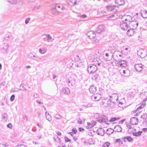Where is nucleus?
Returning a JSON list of instances; mask_svg holds the SVG:
<instances>
[{
    "label": "nucleus",
    "mask_w": 147,
    "mask_h": 147,
    "mask_svg": "<svg viewBox=\"0 0 147 147\" xmlns=\"http://www.w3.org/2000/svg\"><path fill=\"white\" fill-rule=\"evenodd\" d=\"M76 76L74 75H72L67 80L69 86H74L76 84Z\"/></svg>",
    "instance_id": "obj_1"
},
{
    "label": "nucleus",
    "mask_w": 147,
    "mask_h": 147,
    "mask_svg": "<svg viewBox=\"0 0 147 147\" xmlns=\"http://www.w3.org/2000/svg\"><path fill=\"white\" fill-rule=\"evenodd\" d=\"M97 69V67L95 64L90 65L88 66L87 71L88 73L92 74L95 72Z\"/></svg>",
    "instance_id": "obj_2"
},
{
    "label": "nucleus",
    "mask_w": 147,
    "mask_h": 147,
    "mask_svg": "<svg viewBox=\"0 0 147 147\" xmlns=\"http://www.w3.org/2000/svg\"><path fill=\"white\" fill-rule=\"evenodd\" d=\"M119 26L121 29L124 31L127 30L129 28V23L123 21L120 23Z\"/></svg>",
    "instance_id": "obj_3"
},
{
    "label": "nucleus",
    "mask_w": 147,
    "mask_h": 147,
    "mask_svg": "<svg viewBox=\"0 0 147 147\" xmlns=\"http://www.w3.org/2000/svg\"><path fill=\"white\" fill-rule=\"evenodd\" d=\"M107 10L108 11H113L115 12L117 11L118 6L116 5L109 4L106 7Z\"/></svg>",
    "instance_id": "obj_4"
},
{
    "label": "nucleus",
    "mask_w": 147,
    "mask_h": 147,
    "mask_svg": "<svg viewBox=\"0 0 147 147\" xmlns=\"http://www.w3.org/2000/svg\"><path fill=\"white\" fill-rule=\"evenodd\" d=\"M138 24V22L136 21H132L129 23V28L133 29H136Z\"/></svg>",
    "instance_id": "obj_5"
},
{
    "label": "nucleus",
    "mask_w": 147,
    "mask_h": 147,
    "mask_svg": "<svg viewBox=\"0 0 147 147\" xmlns=\"http://www.w3.org/2000/svg\"><path fill=\"white\" fill-rule=\"evenodd\" d=\"M138 55L140 56L142 58H143L145 57L147 55V53L144 50L140 49L138 51Z\"/></svg>",
    "instance_id": "obj_6"
},
{
    "label": "nucleus",
    "mask_w": 147,
    "mask_h": 147,
    "mask_svg": "<svg viewBox=\"0 0 147 147\" xmlns=\"http://www.w3.org/2000/svg\"><path fill=\"white\" fill-rule=\"evenodd\" d=\"M97 121L100 123L107 122L108 121V120L104 115H101L100 116H98Z\"/></svg>",
    "instance_id": "obj_7"
},
{
    "label": "nucleus",
    "mask_w": 147,
    "mask_h": 147,
    "mask_svg": "<svg viewBox=\"0 0 147 147\" xmlns=\"http://www.w3.org/2000/svg\"><path fill=\"white\" fill-rule=\"evenodd\" d=\"M101 98V95L99 94H96L91 96V99L94 101H98Z\"/></svg>",
    "instance_id": "obj_8"
},
{
    "label": "nucleus",
    "mask_w": 147,
    "mask_h": 147,
    "mask_svg": "<svg viewBox=\"0 0 147 147\" xmlns=\"http://www.w3.org/2000/svg\"><path fill=\"white\" fill-rule=\"evenodd\" d=\"M90 61L94 62V63H93V64H95V65L97 64L98 65H100L101 64V60L98 58H93V59H91Z\"/></svg>",
    "instance_id": "obj_9"
},
{
    "label": "nucleus",
    "mask_w": 147,
    "mask_h": 147,
    "mask_svg": "<svg viewBox=\"0 0 147 147\" xmlns=\"http://www.w3.org/2000/svg\"><path fill=\"white\" fill-rule=\"evenodd\" d=\"M65 63L67 67L69 68L71 67L73 64V61L72 60L70 59H67L65 60Z\"/></svg>",
    "instance_id": "obj_10"
},
{
    "label": "nucleus",
    "mask_w": 147,
    "mask_h": 147,
    "mask_svg": "<svg viewBox=\"0 0 147 147\" xmlns=\"http://www.w3.org/2000/svg\"><path fill=\"white\" fill-rule=\"evenodd\" d=\"M144 66L142 64H136L135 65V68L137 71L140 72L143 69Z\"/></svg>",
    "instance_id": "obj_11"
},
{
    "label": "nucleus",
    "mask_w": 147,
    "mask_h": 147,
    "mask_svg": "<svg viewBox=\"0 0 147 147\" xmlns=\"http://www.w3.org/2000/svg\"><path fill=\"white\" fill-rule=\"evenodd\" d=\"M87 35L90 39H94L96 36L95 32L93 31H90L87 33Z\"/></svg>",
    "instance_id": "obj_12"
},
{
    "label": "nucleus",
    "mask_w": 147,
    "mask_h": 147,
    "mask_svg": "<svg viewBox=\"0 0 147 147\" xmlns=\"http://www.w3.org/2000/svg\"><path fill=\"white\" fill-rule=\"evenodd\" d=\"M105 27L103 25H100L97 28L96 32L97 33H100L105 31Z\"/></svg>",
    "instance_id": "obj_13"
},
{
    "label": "nucleus",
    "mask_w": 147,
    "mask_h": 147,
    "mask_svg": "<svg viewBox=\"0 0 147 147\" xmlns=\"http://www.w3.org/2000/svg\"><path fill=\"white\" fill-rule=\"evenodd\" d=\"M138 122V119L136 117H133L130 119V124L133 125H136Z\"/></svg>",
    "instance_id": "obj_14"
},
{
    "label": "nucleus",
    "mask_w": 147,
    "mask_h": 147,
    "mask_svg": "<svg viewBox=\"0 0 147 147\" xmlns=\"http://www.w3.org/2000/svg\"><path fill=\"white\" fill-rule=\"evenodd\" d=\"M117 64L120 67H125L127 66L126 62L124 60H121L118 62Z\"/></svg>",
    "instance_id": "obj_15"
},
{
    "label": "nucleus",
    "mask_w": 147,
    "mask_h": 147,
    "mask_svg": "<svg viewBox=\"0 0 147 147\" xmlns=\"http://www.w3.org/2000/svg\"><path fill=\"white\" fill-rule=\"evenodd\" d=\"M89 90L90 93L92 94L96 92V87L94 85H91L89 88Z\"/></svg>",
    "instance_id": "obj_16"
},
{
    "label": "nucleus",
    "mask_w": 147,
    "mask_h": 147,
    "mask_svg": "<svg viewBox=\"0 0 147 147\" xmlns=\"http://www.w3.org/2000/svg\"><path fill=\"white\" fill-rule=\"evenodd\" d=\"M96 132L98 135L101 136H104L105 134V130L102 128H99L98 129Z\"/></svg>",
    "instance_id": "obj_17"
},
{
    "label": "nucleus",
    "mask_w": 147,
    "mask_h": 147,
    "mask_svg": "<svg viewBox=\"0 0 147 147\" xmlns=\"http://www.w3.org/2000/svg\"><path fill=\"white\" fill-rule=\"evenodd\" d=\"M110 98L113 101H116L118 100L117 94L116 93L112 94V95L110 96Z\"/></svg>",
    "instance_id": "obj_18"
},
{
    "label": "nucleus",
    "mask_w": 147,
    "mask_h": 147,
    "mask_svg": "<svg viewBox=\"0 0 147 147\" xmlns=\"http://www.w3.org/2000/svg\"><path fill=\"white\" fill-rule=\"evenodd\" d=\"M92 74V80L96 81L98 78L99 74L98 73L95 72L94 73Z\"/></svg>",
    "instance_id": "obj_19"
},
{
    "label": "nucleus",
    "mask_w": 147,
    "mask_h": 147,
    "mask_svg": "<svg viewBox=\"0 0 147 147\" xmlns=\"http://www.w3.org/2000/svg\"><path fill=\"white\" fill-rule=\"evenodd\" d=\"M45 38L46 39L45 40V41H47L48 42H52L53 39L52 38V37L51 36L50 34H47L46 35Z\"/></svg>",
    "instance_id": "obj_20"
},
{
    "label": "nucleus",
    "mask_w": 147,
    "mask_h": 147,
    "mask_svg": "<svg viewBox=\"0 0 147 147\" xmlns=\"http://www.w3.org/2000/svg\"><path fill=\"white\" fill-rule=\"evenodd\" d=\"M47 51V49L46 47H42L38 51L39 53L43 55Z\"/></svg>",
    "instance_id": "obj_21"
},
{
    "label": "nucleus",
    "mask_w": 147,
    "mask_h": 147,
    "mask_svg": "<svg viewBox=\"0 0 147 147\" xmlns=\"http://www.w3.org/2000/svg\"><path fill=\"white\" fill-rule=\"evenodd\" d=\"M126 139L129 142H131L133 140V139L130 136L125 137L122 139V140L124 142H126Z\"/></svg>",
    "instance_id": "obj_22"
},
{
    "label": "nucleus",
    "mask_w": 147,
    "mask_h": 147,
    "mask_svg": "<svg viewBox=\"0 0 147 147\" xmlns=\"http://www.w3.org/2000/svg\"><path fill=\"white\" fill-rule=\"evenodd\" d=\"M122 71L123 73L124 76L127 77L129 76L130 71L129 69L125 68L124 69H123Z\"/></svg>",
    "instance_id": "obj_23"
},
{
    "label": "nucleus",
    "mask_w": 147,
    "mask_h": 147,
    "mask_svg": "<svg viewBox=\"0 0 147 147\" xmlns=\"http://www.w3.org/2000/svg\"><path fill=\"white\" fill-rule=\"evenodd\" d=\"M140 14L144 18H147V11L145 10H141Z\"/></svg>",
    "instance_id": "obj_24"
},
{
    "label": "nucleus",
    "mask_w": 147,
    "mask_h": 147,
    "mask_svg": "<svg viewBox=\"0 0 147 147\" xmlns=\"http://www.w3.org/2000/svg\"><path fill=\"white\" fill-rule=\"evenodd\" d=\"M115 2L117 4L119 5H123L125 3L124 0H115Z\"/></svg>",
    "instance_id": "obj_25"
},
{
    "label": "nucleus",
    "mask_w": 147,
    "mask_h": 147,
    "mask_svg": "<svg viewBox=\"0 0 147 147\" xmlns=\"http://www.w3.org/2000/svg\"><path fill=\"white\" fill-rule=\"evenodd\" d=\"M134 29L130 28L128 30L127 32V35L130 36H132L134 34Z\"/></svg>",
    "instance_id": "obj_26"
},
{
    "label": "nucleus",
    "mask_w": 147,
    "mask_h": 147,
    "mask_svg": "<svg viewBox=\"0 0 147 147\" xmlns=\"http://www.w3.org/2000/svg\"><path fill=\"white\" fill-rule=\"evenodd\" d=\"M61 92L62 93L67 94H69L70 93L69 90L67 88H63L61 90Z\"/></svg>",
    "instance_id": "obj_27"
},
{
    "label": "nucleus",
    "mask_w": 147,
    "mask_h": 147,
    "mask_svg": "<svg viewBox=\"0 0 147 147\" xmlns=\"http://www.w3.org/2000/svg\"><path fill=\"white\" fill-rule=\"evenodd\" d=\"M146 103H142L141 105L139 106L136 109V110L135 111V112L136 113L138 111H139V110L141 109H142L146 105Z\"/></svg>",
    "instance_id": "obj_28"
},
{
    "label": "nucleus",
    "mask_w": 147,
    "mask_h": 147,
    "mask_svg": "<svg viewBox=\"0 0 147 147\" xmlns=\"http://www.w3.org/2000/svg\"><path fill=\"white\" fill-rule=\"evenodd\" d=\"M9 45L8 43H5L3 45V49L6 53L7 51H8V48L9 47Z\"/></svg>",
    "instance_id": "obj_29"
},
{
    "label": "nucleus",
    "mask_w": 147,
    "mask_h": 147,
    "mask_svg": "<svg viewBox=\"0 0 147 147\" xmlns=\"http://www.w3.org/2000/svg\"><path fill=\"white\" fill-rule=\"evenodd\" d=\"M115 129L117 132H121L122 131V128L120 125H117L115 127Z\"/></svg>",
    "instance_id": "obj_30"
},
{
    "label": "nucleus",
    "mask_w": 147,
    "mask_h": 147,
    "mask_svg": "<svg viewBox=\"0 0 147 147\" xmlns=\"http://www.w3.org/2000/svg\"><path fill=\"white\" fill-rule=\"evenodd\" d=\"M57 6V5H55V8L53 9L52 11V13L54 15H57L59 13V12L57 10L55 9Z\"/></svg>",
    "instance_id": "obj_31"
},
{
    "label": "nucleus",
    "mask_w": 147,
    "mask_h": 147,
    "mask_svg": "<svg viewBox=\"0 0 147 147\" xmlns=\"http://www.w3.org/2000/svg\"><path fill=\"white\" fill-rule=\"evenodd\" d=\"M143 94L142 96L144 97L145 96H146L147 97L145 98L143 101L142 102L143 103H145V102L147 100V92H145L143 93H142L140 94Z\"/></svg>",
    "instance_id": "obj_32"
},
{
    "label": "nucleus",
    "mask_w": 147,
    "mask_h": 147,
    "mask_svg": "<svg viewBox=\"0 0 147 147\" xmlns=\"http://www.w3.org/2000/svg\"><path fill=\"white\" fill-rule=\"evenodd\" d=\"M97 14L98 16L101 17L105 15L106 14V13L105 11H100L98 12Z\"/></svg>",
    "instance_id": "obj_33"
},
{
    "label": "nucleus",
    "mask_w": 147,
    "mask_h": 147,
    "mask_svg": "<svg viewBox=\"0 0 147 147\" xmlns=\"http://www.w3.org/2000/svg\"><path fill=\"white\" fill-rule=\"evenodd\" d=\"M45 115L47 119L49 121H50L51 120V116L48 112H46L45 113Z\"/></svg>",
    "instance_id": "obj_34"
},
{
    "label": "nucleus",
    "mask_w": 147,
    "mask_h": 147,
    "mask_svg": "<svg viewBox=\"0 0 147 147\" xmlns=\"http://www.w3.org/2000/svg\"><path fill=\"white\" fill-rule=\"evenodd\" d=\"M8 116L6 113L3 114L2 115V118L4 120L6 121L8 119Z\"/></svg>",
    "instance_id": "obj_35"
},
{
    "label": "nucleus",
    "mask_w": 147,
    "mask_h": 147,
    "mask_svg": "<svg viewBox=\"0 0 147 147\" xmlns=\"http://www.w3.org/2000/svg\"><path fill=\"white\" fill-rule=\"evenodd\" d=\"M114 132V130L111 128H109L107 130V133L109 135H110Z\"/></svg>",
    "instance_id": "obj_36"
},
{
    "label": "nucleus",
    "mask_w": 147,
    "mask_h": 147,
    "mask_svg": "<svg viewBox=\"0 0 147 147\" xmlns=\"http://www.w3.org/2000/svg\"><path fill=\"white\" fill-rule=\"evenodd\" d=\"M120 119V117H113L111 118L109 120V122H110L114 121L116 120H118Z\"/></svg>",
    "instance_id": "obj_37"
},
{
    "label": "nucleus",
    "mask_w": 147,
    "mask_h": 147,
    "mask_svg": "<svg viewBox=\"0 0 147 147\" xmlns=\"http://www.w3.org/2000/svg\"><path fill=\"white\" fill-rule=\"evenodd\" d=\"M142 131H139L137 132L133 133V135L136 136H140L142 133Z\"/></svg>",
    "instance_id": "obj_38"
},
{
    "label": "nucleus",
    "mask_w": 147,
    "mask_h": 147,
    "mask_svg": "<svg viewBox=\"0 0 147 147\" xmlns=\"http://www.w3.org/2000/svg\"><path fill=\"white\" fill-rule=\"evenodd\" d=\"M120 53L119 51H114L112 55L114 58H116V57H118L119 54Z\"/></svg>",
    "instance_id": "obj_39"
},
{
    "label": "nucleus",
    "mask_w": 147,
    "mask_h": 147,
    "mask_svg": "<svg viewBox=\"0 0 147 147\" xmlns=\"http://www.w3.org/2000/svg\"><path fill=\"white\" fill-rule=\"evenodd\" d=\"M13 39V37L12 35H10L4 38V39L7 40H11Z\"/></svg>",
    "instance_id": "obj_40"
},
{
    "label": "nucleus",
    "mask_w": 147,
    "mask_h": 147,
    "mask_svg": "<svg viewBox=\"0 0 147 147\" xmlns=\"http://www.w3.org/2000/svg\"><path fill=\"white\" fill-rule=\"evenodd\" d=\"M7 1L12 4H16L18 1V0H7Z\"/></svg>",
    "instance_id": "obj_41"
},
{
    "label": "nucleus",
    "mask_w": 147,
    "mask_h": 147,
    "mask_svg": "<svg viewBox=\"0 0 147 147\" xmlns=\"http://www.w3.org/2000/svg\"><path fill=\"white\" fill-rule=\"evenodd\" d=\"M127 17V20H128L129 22H127V23H129L132 20V17L130 15L126 16H124V17Z\"/></svg>",
    "instance_id": "obj_42"
},
{
    "label": "nucleus",
    "mask_w": 147,
    "mask_h": 147,
    "mask_svg": "<svg viewBox=\"0 0 147 147\" xmlns=\"http://www.w3.org/2000/svg\"><path fill=\"white\" fill-rule=\"evenodd\" d=\"M34 60H35L39 62H43V61L42 60V59L40 57L38 56L36 57V59H34Z\"/></svg>",
    "instance_id": "obj_43"
},
{
    "label": "nucleus",
    "mask_w": 147,
    "mask_h": 147,
    "mask_svg": "<svg viewBox=\"0 0 147 147\" xmlns=\"http://www.w3.org/2000/svg\"><path fill=\"white\" fill-rule=\"evenodd\" d=\"M115 143H119L120 145L122 144H123V142L121 141L120 139H116L115 142Z\"/></svg>",
    "instance_id": "obj_44"
},
{
    "label": "nucleus",
    "mask_w": 147,
    "mask_h": 147,
    "mask_svg": "<svg viewBox=\"0 0 147 147\" xmlns=\"http://www.w3.org/2000/svg\"><path fill=\"white\" fill-rule=\"evenodd\" d=\"M136 130L131 129H128V130L127 132H128V133L129 134H133V133H134V131H135Z\"/></svg>",
    "instance_id": "obj_45"
},
{
    "label": "nucleus",
    "mask_w": 147,
    "mask_h": 147,
    "mask_svg": "<svg viewBox=\"0 0 147 147\" xmlns=\"http://www.w3.org/2000/svg\"><path fill=\"white\" fill-rule=\"evenodd\" d=\"M116 105V102L115 101H113L111 103L110 105H109V106L113 108V107H114Z\"/></svg>",
    "instance_id": "obj_46"
},
{
    "label": "nucleus",
    "mask_w": 147,
    "mask_h": 147,
    "mask_svg": "<svg viewBox=\"0 0 147 147\" xmlns=\"http://www.w3.org/2000/svg\"><path fill=\"white\" fill-rule=\"evenodd\" d=\"M20 88L19 89V90H24V91H26V89L25 88H24V86L23 84H22L20 86Z\"/></svg>",
    "instance_id": "obj_47"
},
{
    "label": "nucleus",
    "mask_w": 147,
    "mask_h": 147,
    "mask_svg": "<svg viewBox=\"0 0 147 147\" xmlns=\"http://www.w3.org/2000/svg\"><path fill=\"white\" fill-rule=\"evenodd\" d=\"M87 124H88V126H87V128L88 129H89L92 128L94 127L93 125H92L91 123H88Z\"/></svg>",
    "instance_id": "obj_48"
},
{
    "label": "nucleus",
    "mask_w": 147,
    "mask_h": 147,
    "mask_svg": "<svg viewBox=\"0 0 147 147\" xmlns=\"http://www.w3.org/2000/svg\"><path fill=\"white\" fill-rule=\"evenodd\" d=\"M110 145V143L109 142H106L102 146L103 147H108Z\"/></svg>",
    "instance_id": "obj_49"
},
{
    "label": "nucleus",
    "mask_w": 147,
    "mask_h": 147,
    "mask_svg": "<svg viewBox=\"0 0 147 147\" xmlns=\"http://www.w3.org/2000/svg\"><path fill=\"white\" fill-rule=\"evenodd\" d=\"M126 126L129 129H131L136 130V129L134 127H132L130 124H126Z\"/></svg>",
    "instance_id": "obj_50"
},
{
    "label": "nucleus",
    "mask_w": 147,
    "mask_h": 147,
    "mask_svg": "<svg viewBox=\"0 0 147 147\" xmlns=\"http://www.w3.org/2000/svg\"><path fill=\"white\" fill-rule=\"evenodd\" d=\"M28 57L30 59H32L33 60H34V58H33V54L31 53H30L28 54Z\"/></svg>",
    "instance_id": "obj_51"
},
{
    "label": "nucleus",
    "mask_w": 147,
    "mask_h": 147,
    "mask_svg": "<svg viewBox=\"0 0 147 147\" xmlns=\"http://www.w3.org/2000/svg\"><path fill=\"white\" fill-rule=\"evenodd\" d=\"M64 139L66 142H71V140L66 136H65Z\"/></svg>",
    "instance_id": "obj_52"
},
{
    "label": "nucleus",
    "mask_w": 147,
    "mask_h": 147,
    "mask_svg": "<svg viewBox=\"0 0 147 147\" xmlns=\"http://www.w3.org/2000/svg\"><path fill=\"white\" fill-rule=\"evenodd\" d=\"M15 98V95L14 94L12 95L10 97V100L11 101H13L14 100Z\"/></svg>",
    "instance_id": "obj_53"
},
{
    "label": "nucleus",
    "mask_w": 147,
    "mask_h": 147,
    "mask_svg": "<svg viewBox=\"0 0 147 147\" xmlns=\"http://www.w3.org/2000/svg\"><path fill=\"white\" fill-rule=\"evenodd\" d=\"M112 101L113 100H112V99L110 98V99L107 101V104L108 105H109V106Z\"/></svg>",
    "instance_id": "obj_54"
},
{
    "label": "nucleus",
    "mask_w": 147,
    "mask_h": 147,
    "mask_svg": "<svg viewBox=\"0 0 147 147\" xmlns=\"http://www.w3.org/2000/svg\"><path fill=\"white\" fill-rule=\"evenodd\" d=\"M92 106V104L91 103H88V104L84 106V107H86L88 108Z\"/></svg>",
    "instance_id": "obj_55"
},
{
    "label": "nucleus",
    "mask_w": 147,
    "mask_h": 147,
    "mask_svg": "<svg viewBox=\"0 0 147 147\" xmlns=\"http://www.w3.org/2000/svg\"><path fill=\"white\" fill-rule=\"evenodd\" d=\"M30 20V18H27V19H26L25 20V23L26 24H28L29 23Z\"/></svg>",
    "instance_id": "obj_56"
},
{
    "label": "nucleus",
    "mask_w": 147,
    "mask_h": 147,
    "mask_svg": "<svg viewBox=\"0 0 147 147\" xmlns=\"http://www.w3.org/2000/svg\"><path fill=\"white\" fill-rule=\"evenodd\" d=\"M76 0H70L71 2L72 3V4L75 5L76 3Z\"/></svg>",
    "instance_id": "obj_57"
},
{
    "label": "nucleus",
    "mask_w": 147,
    "mask_h": 147,
    "mask_svg": "<svg viewBox=\"0 0 147 147\" xmlns=\"http://www.w3.org/2000/svg\"><path fill=\"white\" fill-rule=\"evenodd\" d=\"M141 117L142 118H147V114H144L141 116Z\"/></svg>",
    "instance_id": "obj_58"
},
{
    "label": "nucleus",
    "mask_w": 147,
    "mask_h": 147,
    "mask_svg": "<svg viewBox=\"0 0 147 147\" xmlns=\"http://www.w3.org/2000/svg\"><path fill=\"white\" fill-rule=\"evenodd\" d=\"M7 126L10 129H12V124L11 123H9V124H8L7 125Z\"/></svg>",
    "instance_id": "obj_59"
},
{
    "label": "nucleus",
    "mask_w": 147,
    "mask_h": 147,
    "mask_svg": "<svg viewBox=\"0 0 147 147\" xmlns=\"http://www.w3.org/2000/svg\"><path fill=\"white\" fill-rule=\"evenodd\" d=\"M72 132H73V133H74L75 134H76L77 132V130L76 128H73L72 129Z\"/></svg>",
    "instance_id": "obj_60"
},
{
    "label": "nucleus",
    "mask_w": 147,
    "mask_h": 147,
    "mask_svg": "<svg viewBox=\"0 0 147 147\" xmlns=\"http://www.w3.org/2000/svg\"><path fill=\"white\" fill-rule=\"evenodd\" d=\"M79 17L82 18H85L87 17L86 14H83V15H80Z\"/></svg>",
    "instance_id": "obj_61"
},
{
    "label": "nucleus",
    "mask_w": 147,
    "mask_h": 147,
    "mask_svg": "<svg viewBox=\"0 0 147 147\" xmlns=\"http://www.w3.org/2000/svg\"><path fill=\"white\" fill-rule=\"evenodd\" d=\"M53 138L55 141H56V140L57 138L59 140V141L60 140V138L57 136H55L53 137Z\"/></svg>",
    "instance_id": "obj_62"
},
{
    "label": "nucleus",
    "mask_w": 147,
    "mask_h": 147,
    "mask_svg": "<svg viewBox=\"0 0 147 147\" xmlns=\"http://www.w3.org/2000/svg\"><path fill=\"white\" fill-rule=\"evenodd\" d=\"M16 147H27L25 145H23V144H21L20 145H18L17 146H16Z\"/></svg>",
    "instance_id": "obj_63"
},
{
    "label": "nucleus",
    "mask_w": 147,
    "mask_h": 147,
    "mask_svg": "<svg viewBox=\"0 0 147 147\" xmlns=\"http://www.w3.org/2000/svg\"><path fill=\"white\" fill-rule=\"evenodd\" d=\"M78 130L80 132H82L84 131V129L82 127H79L78 128Z\"/></svg>",
    "instance_id": "obj_64"
}]
</instances>
